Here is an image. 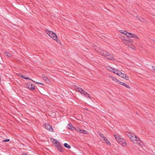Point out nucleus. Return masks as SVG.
<instances>
[{
    "label": "nucleus",
    "instance_id": "28",
    "mask_svg": "<svg viewBox=\"0 0 155 155\" xmlns=\"http://www.w3.org/2000/svg\"><path fill=\"white\" fill-rule=\"evenodd\" d=\"M87 132L86 130H83L82 133L84 134H86L87 133Z\"/></svg>",
    "mask_w": 155,
    "mask_h": 155
},
{
    "label": "nucleus",
    "instance_id": "36",
    "mask_svg": "<svg viewBox=\"0 0 155 155\" xmlns=\"http://www.w3.org/2000/svg\"><path fill=\"white\" fill-rule=\"evenodd\" d=\"M57 142H58L59 143L58 141L57 140H56V142H55V143H57Z\"/></svg>",
    "mask_w": 155,
    "mask_h": 155
},
{
    "label": "nucleus",
    "instance_id": "37",
    "mask_svg": "<svg viewBox=\"0 0 155 155\" xmlns=\"http://www.w3.org/2000/svg\"><path fill=\"white\" fill-rule=\"evenodd\" d=\"M126 43H125V42H124V43L125 44H126V45H127V44L126 43Z\"/></svg>",
    "mask_w": 155,
    "mask_h": 155
},
{
    "label": "nucleus",
    "instance_id": "17",
    "mask_svg": "<svg viewBox=\"0 0 155 155\" xmlns=\"http://www.w3.org/2000/svg\"><path fill=\"white\" fill-rule=\"evenodd\" d=\"M125 74H124L123 73L121 72L120 71V72L118 76L120 77H121V78H124V76Z\"/></svg>",
    "mask_w": 155,
    "mask_h": 155
},
{
    "label": "nucleus",
    "instance_id": "15",
    "mask_svg": "<svg viewBox=\"0 0 155 155\" xmlns=\"http://www.w3.org/2000/svg\"><path fill=\"white\" fill-rule=\"evenodd\" d=\"M4 54L6 55V56L8 57H11L12 56V55L11 54L8 53L7 52H4Z\"/></svg>",
    "mask_w": 155,
    "mask_h": 155
},
{
    "label": "nucleus",
    "instance_id": "16",
    "mask_svg": "<svg viewBox=\"0 0 155 155\" xmlns=\"http://www.w3.org/2000/svg\"><path fill=\"white\" fill-rule=\"evenodd\" d=\"M136 18H137L138 19H139L140 21L142 22H143L144 21V19L143 18H141V17H140V16H137L136 17Z\"/></svg>",
    "mask_w": 155,
    "mask_h": 155
},
{
    "label": "nucleus",
    "instance_id": "2",
    "mask_svg": "<svg viewBox=\"0 0 155 155\" xmlns=\"http://www.w3.org/2000/svg\"><path fill=\"white\" fill-rule=\"evenodd\" d=\"M114 137L117 142L122 146H125L127 145L125 140L121 137L120 136L115 134Z\"/></svg>",
    "mask_w": 155,
    "mask_h": 155
},
{
    "label": "nucleus",
    "instance_id": "8",
    "mask_svg": "<svg viewBox=\"0 0 155 155\" xmlns=\"http://www.w3.org/2000/svg\"><path fill=\"white\" fill-rule=\"evenodd\" d=\"M113 72L115 74L118 75L120 72V71L114 68Z\"/></svg>",
    "mask_w": 155,
    "mask_h": 155
},
{
    "label": "nucleus",
    "instance_id": "35",
    "mask_svg": "<svg viewBox=\"0 0 155 155\" xmlns=\"http://www.w3.org/2000/svg\"><path fill=\"white\" fill-rule=\"evenodd\" d=\"M45 77L44 75H42V78H43V77Z\"/></svg>",
    "mask_w": 155,
    "mask_h": 155
},
{
    "label": "nucleus",
    "instance_id": "7",
    "mask_svg": "<svg viewBox=\"0 0 155 155\" xmlns=\"http://www.w3.org/2000/svg\"><path fill=\"white\" fill-rule=\"evenodd\" d=\"M67 127L68 128L71 130H73L74 129H75V127L71 124H69L67 126Z\"/></svg>",
    "mask_w": 155,
    "mask_h": 155
},
{
    "label": "nucleus",
    "instance_id": "4",
    "mask_svg": "<svg viewBox=\"0 0 155 155\" xmlns=\"http://www.w3.org/2000/svg\"><path fill=\"white\" fill-rule=\"evenodd\" d=\"M76 90L77 91L80 92L83 95L87 97L90 98L89 94L81 88L77 87L76 88Z\"/></svg>",
    "mask_w": 155,
    "mask_h": 155
},
{
    "label": "nucleus",
    "instance_id": "20",
    "mask_svg": "<svg viewBox=\"0 0 155 155\" xmlns=\"http://www.w3.org/2000/svg\"><path fill=\"white\" fill-rule=\"evenodd\" d=\"M58 149L60 151H62L63 150V148L61 147V146H59V147L58 146Z\"/></svg>",
    "mask_w": 155,
    "mask_h": 155
},
{
    "label": "nucleus",
    "instance_id": "31",
    "mask_svg": "<svg viewBox=\"0 0 155 155\" xmlns=\"http://www.w3.org/2000/svg\"><path fill=\"white\" fill-rule=\"evenodd\" d=\"M152 69L155 72V67L154 66H152Z\"/></svg>",
    "mask_w": 155,
    "mask_h": 155
},
{
    "label": "nucleus",
    "instance_id": "23",
    "mask_svg": "<svg viewBox=\"0 0 155 155\" xmlns=\"http://www.w3.org/2000/svg\"><path fill=\"white\" fill-rule=\"evenodd\" d=\"M123 85L125 86V87H127V88H130V87H129V86L127 84H126L124 83H123Z\"/></svg>",
    "mask_w": 155,
    "mask_h": 155
},
{
    "label": "nucleus",
    "instance_id": "25",
    "mask_svg": "<svg viewBox=\"0 0 155 155\" xmlns=\"http://www.w3.org/2000/svg\"><path fill=\"white\" fill-rule=\"evenodd\" d=\"M106 143L108 145H111V144L110 143V142L109 141V140L107 139L105 141Z\"/></svg>",
    "mask_w": 155,
    "mask_h": 155
},
{
    "label": "nucleus",
    "instance_id": "6",
    "mask_svg": "<svg viewBox=\"0 0 155 155\" xmlns=\"http://www.w3.org/2000/svg\"><path fill=\"white\" fill-rule=\"evenodd\" d=\"M44 127L51 131H53V130L52 127L48 124H45L44 125Z\"/></svg>",
    "mask_w": 155,
    "mask_h": 155
},
{
    "label": "nucleus",
    "instance_id": "5",
    "mask_svg": "<svg viewBox=\"0 0 155 155\" xmlns=\"http://www.w3.org/2000/svg\"><path fill=\"white\" fill-rule=\"evenodd\" d=\"M127 135L131 140L134 143H135V139L136 137L135 135L133 133H129Z\"/></svg>",
    "mask_w": 155,
    "mask_h": 155
},
{
    "label": "nucleus",
    "instance_id": "18",
    "mask_svg": "<svg viewBox=\"0 0 155 155\" xmlns=\"http://www.w3.org/2000/svg\"><path fill=\"white\" fill-rule=\"evenodd\" d=\"M64 146L70 149L71 148V146L68 144V143H65L64 144Z\"/></svg>",
    "mask_w": 155,
    "mask_h": 155
},
{
    "label": "nucleus",
    "instance_id": "19",
    "mask_svg": "<svg viewBox=\"0 0 155 155\" xmlns=\"http://www.w3.org/2000/svg\"><path fill=\"white\" fill-rule=\"evenodd\" d=\"M76 130L77 131V132H78L80 133H82V131H83V130L79 128H77V129H76Z\"/></svg>",
    "mask_w": 155,
    "mask_h": 155
},
{
    "label": "nucleus",
    "instance_id": "10",
    "mask_svg": "<svg viewBox=\"0 0 155 155\" xmlns=\"http://www.w3.org/2000/svg\"><path fill=\"white\" fill-rule=\"evenodd\" d=\"M28 87L29 89L31 90H33L35 89V86L33 84L29 85Z\"/></svg>",
    "mask_w": 155,
    "mask_h": 155
},
{
    "label": "nucleus",
    "instance_id": "22",
    "mask_svg": "<svg viewBox=\"0 0 155 155\" xmlns=\"http://www.w3.org/2000/svg\"><path fill=\"white\" fill-rule=\"evenodd\" d=\"M135 139V142H137V141L138 142L140 140V139L139 138H138L136 136V137Z\"/></svg>",
    "mask_w": 155,
    "mask_h": 155
},
{
    "label": "nucleus",
    "instance_id": "13",
    "mask_svg": "<svg viewBox=\"0 0 155 155\" xmlns=\"http://www.w3.org/2000/svg\"><path fill=\"white\" fill-rule=\"evenodd\" d=\"M106 68L107 70L110 71H113L114 68H111L109 66H106Z\"/></svg>",
    "mask_w": 155,
    "mask_h": 155
},
{
    "label": "nucleus",
    "instance_id": "27",
    "mask_svg": "<svg viewBox=\"0 0 155 155\" xmlns=\"http://www.w3.org/2000/svg\"><path fill=\"white\" fill-rule=\"evenodd\" d=\"M101 139L105 141L107 139V138L104 136Z\"/></svg>",
    "mask_w": 155,
    "mask_h": 155
},
{
    "label": "nucleus",
    "instance_id": "34",
    "mask_svg": "<svg viewBox=\"0 0 155 155\" xmlns=\"http://www.w3.org/2000/svg\"><path fill=\"white\" fill-rule=\"evenodd\" d=\"M22 155H28V154L27 153H24L22 154Z\"/></svg>",
    "mask_w": 155,
    "mask_h": 155
},
{
    "label": "nucleus",
    "instance_id": "32",
    "mask_svg": "<svg viewBox=\"0 0 155 155\" xmlns=\"http://www.w3.org/2000/svg\"><path fill=\"white\" fill-rule=\"evenodd\" d=\"M119 83L120 84H121V85H123V83H123L122 82H120L119 81Z\"/></svg>",
    "mask_w": 155,
    "mask_h": 155
},
{
    "label": "nucleus",
    "instance_id": "9",
    "mask_svg": "<svg viewBox=\"0 0 155 155\" xmlns=\"http://www.w3.org/2000/svg\"><path fill=\"white\" fill-rule=\"evenodd\" d=\"M20 76L22 78L25 79H28V80H30L31 81H32L33 82L35 83V81H34L33 80L29 78H27V77H25L23 75V74H21V75H20Z\"/></svg>",
    "mask_w": 155,
    "mask_h": 155
},
{
    "label": "nucleus",
    "instance_id": "1",
    "mask_svg": "<svg viewBox=\"0 0 155 155\" xmlns=\"http://www.w3.org/2000/svg\"><path fill=\"white\" fill-rule=\"evenodd\" d=\"M101 55L104 56L108 60H114V58L113 57L112 55L110 54L109 53H107V52L103 51L101 49H99L97 51Z\"/></svg>",
    "mask_w": 155,
    "mask_h": 155
},
{
    "label": "nucleus",
    "instance_id": "12",
    "mask_svg": "<svg viewBox=\"0 0 155 155\" xmlns=\"http://www.w3.org/2000/svg\"><path fill=\"white\" fill-rule=\"evenodd\" d=\"M133 34L127 32L126 33V35L128 37H132Z\"/></svg>",
    "mask_w": 155,
    "mask_h": 155
},
{
    "label": "nucleus",
    "instance_id": "30",
    "mask_svg": "<svg viewBox=\"0 0 155 155\" xmlns=\"http://www.w3.org/2000/svg\"><path fill=\"white\" fill-rule=\"evenodd\" d=\"M99 135L101 137V139L103 137H104V136L101 133H100L99 134Z\"/></svg>",
    "mask_w": 155,
    "mask_h": 155
},
{
    "label": "nucleus",
    "instance_id": "11",
    "mask_svg": "<svg viewBox=\"0 0 155 155\" xmlns=\"http://www.w3.org/2000/svg\"><path fill=\"white\" fill-rule=\"evenodd\" d=\"M110 78L112 80L115 82L119 83V81L117 80L116 78H115L114 77L111 76L110 77Z\"/></svg>",
    "mask_w": 155,
    "mask_h": 155
},
{
    "label": "nucleus",
    "instance_id": "3",
    "mask_svg": "<svg viewBox=\"0 0 155 155\" xmlns=\"http://www.w3.org/2000/svg\"><path fill=\"white\" fill-rule=\"evenodd\" d=\"M45 31L46 33L50 37L52 38L54 40H56L57 39V37L56 35L54 32L50 31L47 29H46Z\"/></svg>",
    "mask_w": 155,
    "mask_h": 155
},
{
    "label": "nucleus",
    "instance_id": "29",
    "mask_svg": "<svg viewBox=\"0 0 155 155\" xmlns=\"http://www.w3.org/2000/svg\"><path fill=\"white\" fill-rule=\"evenodd\" d=\"M9 139H5L3 140V142H8L9 141Z\"/></svg>",
    "mask_w": 155,
    "mask_h": 155
},
{
    "label": "nucleus",
    "instance_id": "33",
    "mask_svg": "<svg viewBox=\"0 0 155 155\" xmlns=\"http://www.w3.org/2000/svg\"><path fill=\"white\" fill-rule=\"evenodd\" d=\"M36 83L37 84H42L40 82H36Z\"/></svg>",
    "mask_w": 155,
    "mask_h": 155
},
{
    "label": "nucleus",
    "instance_id": "14",
    "mask_svg": "<svg viewBox=\"0 0 155 155\" xmlns=\"http://www.w3.org/2000/svg\"><path fill=\"white\" fill-rule=\"evenodd\" d=\"M43 79L45 80L47 83H49L50 82V80L46 77H43Z\"/></svg>",
    "mask_w": 155,
    "mask_h": 155
},
{
    "label": "nucleus",
    "instance_id": "26",
    "mask_svg": "<svg viewBox=\"0 0 155 155\" xmlns=\"http://www.w3.org/2000/svg\"><path fill=\"white\" fill-rule=\"evenodd\" d=\"M124 78L127 80H128L129 78L128 77H127L125 74L124 75V78Z\"/></svg>",
    "mask_w": 155,
    "mask_h": 155
},
{
    "label": "nucleus",
    "instance_id": "24",
    "mask_svg": "<svg viewBox=\"0 0 155 155\" xmlns=\"http://www.w3.org/2000/svg\"><path fill=\"white\" fill-rule=\"evenodd\" d=\"M132 37L134 38H136V39L139 38L138 36H137L136 35H134V34H133V35H132Z\"/></svg>",
    "mask_w": 155,
    "mask_h": 155
},
{
    "label": "nucleus",
    "instance_id": "21",
    "mask_svg": "<svg viewBox=\"0 0 155 155\" xmlns=\"http://www.w3.org/2000/svg\"><path fill=\"white\" fill-rule=\"evenodd\" d=\"M120 32L121 34H124L126 35V33L127 32V31H126L122 30L120 31Z\"/></svg>",
    "mask_w": 155,
    "mask_h": 155
}]
</instances>
